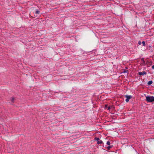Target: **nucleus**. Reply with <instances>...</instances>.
Returning <instances> with one entry per match:
<instances>
[{"mask_svg": "<svg viewBox=\"0 0 154 154\" xmlns=\"http://www.w3.org/2000/svg\"><path fill=\"white\" fill-rule=\"evenodd\" d=\"M138 44L139 45H140L141 44V42L140 41H139L138 42Z\"/></svg>", "mask_w": 154, "mask_h": 154, "instance_id": "nucleus-12", "label": "nucleus"}, {"mask_svg": "<svg viewBox=\"0 0 154 154\" xmlns=\"http://www.w3.org/2000/svg\"><path fill=\"white\" fill-rule=\"evenodd\" d=\"M110 109V108L109 107L108 108V109Z\"/></svg>", "mask_w": 154, "mask_h": 154, "instance_id": "nucleus-15", "label": "nucleus"}, {"mask_svg": "<svg viewBox=\"0 0 154 154\" xmlns=\"http://www.w3.org/2000/svg\"><path fill=\"white\" fill-rule=\"evenodd\" d=\"M152 69H154V65H153L152 66Z\"/></svg>", "mask_w": 154, "mask_h": 154, "instance_id": "nucleus-14", "label": "nucleus"}, {"mask_svg": "<svg viewBox=\"0 0 154 154\" xmlns=\"http://www.w3.org/2000/svg\"><path fill=\"white\" fill-rule=\"evenodd\" d=\"M138 73L139 75H141L145 74H146V72L144 71H143L142 72H139Z\"/></svg>", "mask_w": 154, "mask_h": 154, "instance_id": "nucleus-3", "label": "nucleus"}, {"mask_svg": "<svg viewBox=\"0 0 154 154\" xmlns=\"http://www.w3.org/2000/svg\"><path fill=\"white\" fill-rule=\"evenodd\" d=\"M15 100V98L14 97H12L11 99V101L13 103H14V100Z\"/></svg>", "mask_w": 154, "mask_h": 154, "instance_id": "nucleus-6", "label": "nucleus"}, {"mask_svg": "<svg viewBox=\"0 0 154 154\" xmlns=\"http://www.w3.org/2000/svg\"><path fill=\"white\" fill-rule=\"evenodd\" d=\"M96 139V140L97 141H98V140H99V138H97Z\"/></svg>", "mask_w": 154, "mask_h": 154, "instance_id": "nucleus-13", "label": "nucleus"}, {"mask_svg": "<svg viewBox=\"0 0 154 154\" xmlns=\"http://www.w3.org/2000/svg\"><path fill=\"white\" fill-rule=\"evenodd\" d=\"M102 143V141L101 140H99L97 142V143L98 144H101Z\"/></svg>", "mask_w": 154, "mask_h": 154, "instance_id": "nucleus-5", "label": "nucleus"}, {"mask_svg": "<svg viewBox=\"0 0 154 154\" xmlns=\"http://www.w3.org/2000/svg\"><path fill=\"white\" fill-rule=\"evenodd\" d=\"M142 43V44L143 45V46H145V42H144V41H143Z\"/></svg>", "mask_w": 154, "mask_h": 154, "instance_id": "nucleus-7", "label": "nucleus"}, {"mask_svg": "<svg viewBox=\"0 0 154 154\" xmlns=\"http://www.w3.org/2000/svg\"><path fill=\"white\" fill-rule=\"evenodd\" d=\"M128 70H124V73H126L127 72Z\"/></svg>", "mask_w": 154, "mask_h": 154, "instance_id": "nucleus-11", "label": "nucleus"}, {"mask_svg": "<svg viewBox=\"0 0 154 154\" xmlns=\"http://www.w3.org/2000/svg\"><path fill=\"white\" fill-rule=\"evenodd\" d=\"M111 147H111V146H108V147H107V149L108 150H109V149H110L111 148Z\"/></svg>", "mask_w": 154, "mask_h": 154, "instance_id": "nucleus-10", "label": "nucleus"}, {"mask_svg": "<svg viewBox=\"0 0 154 154\" xmlns=\"http://www.w3.org/2000/svg\"><path fill=\"white\" fill-rule=\"evenodd\" d=\"M39 13V11H37L36 12H35V13L36 14H38Z\"/></svg>", "mask_w": 154, "mask_h": 154, "instance_id": "nucleus-9", "label": "nucleus"}, {"mask_svg": "<svg viewBox=\"0 0 154 154\" xmlns=\"http://www.w3.org/2000/svg\"><path fill=\"white\" fill-rule=\"evenodd\" d=\"M152 81H149L148 82V85H150L152 84Z\"/></svg>", "mask_w": 154, "mask_h": 154, "instance_id": "nucleus-4", "label": "nucleus"}, {"mask_svg": "<svg viewBox=\"0 0 154 154\" xmlns=\"http://www.w3.org/2000/svg\"><path fill=\"white\" fill-rule=\"evenodd\" d=\"M146 100L148 102H152L154 101V97L152 96H147Z\"/></svg>", "mask_w": 154, "mask_h": 154, "instance_id": "nucleus-1", "label": "nucleus"}, {"mask_svg": "<svg viewBox=\"0 0 154 154\" xmlns=\"http://www.w3.org/2000/svg\"><path fill=\"white\" fill-rule=\"evenodd\" d=\"M106 144L108 145H110V142L109 141H108L106 143Z\"/></svg>", "mask_w": 154, "mask_h": 154, "instance_id": "nucleus-8", "label": "nucleus"}, {"mask_svg": "<svg viewBox=\"0 0 154 154\" xmlns=\"http://www.w3.org/2000/svg\"><path fill=\"white\" fill-rule=\"evenodd\" d=\"M125 97L126 98L125 101L127 102L129 101V100L132 97V96L131 95H126L125 96Z\"/></svg>", "mask_w": 154, "mask_h": 154, "instance_id": "nucleus-2", "label": "nucleus"}]
</instances>
